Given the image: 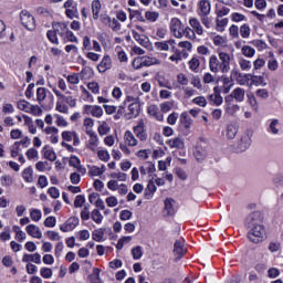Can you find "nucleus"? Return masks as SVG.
<instances>
[{"label":"nucleus","mask_w":283,"mask_h":283,"mask_svg":"<svg viewBox=\"0 0 283 283\" xmlns=\"http://www.w3.org/2000/svg\"><path fill=\"white\" fill-rule=\"evenodd\" d=\"M209 67L213 74H218V72L227 74V72L231 70V54L227 52H219V57L211 55L209 60Z\"/></svg>","instance_id":"nucleus-1"},{"label":"nucleus","mask_w":283,"mask_h":283,"mask_svg":"<svg viewBox=\"0 0 283 283\" xmlns=\"http://www.w3.org/2000/svg\"><path fill=\"white\" fill-rule=\"evenodd\" d=\"M109 178H113V179H111L107 182V188L111 191H118V193L120 196H125L128 191L127 185L120 184V182H125L127 180V174H125V172H112L109 175Z\"/></svg>","instance_id":"nucleus-2"},{"label":"nucleus","mask_w":283,"mask_h":283,"mask_svg":"<svg viewBox=\"0 0 283 283\" xmlns=\"http://www.w3.org/2000/svg\"><path fill=\"white\" fill-rule=\"evenodd\" d=\"M176 41L174 40L166 42H157L155 43V48H157V50H159L160 52H168L169 48H171L175 54L169 56V61H171L172 63H178L179 61H182V56H185V51L176 49V46L174 45Z\"/></svg>","instance_id":"nucleus-3"},{"label":"nucleus","mask_w":283,"mask_h":283,"mask_svg":"<svg viewBox=\"0 0 283 283\" xmlns=\"http://www.w3.org/2000/svg\"><path fill=\"white\" fill-rule=\"evenodd\" d=\"M249 229L248 238L254 244H260V242H264V240H266V230L264 229V226H258Z\"/></svg>","instance_id":"nucleus-4"},{"label":"nucleus","mask_w":283,"mask_h":283,"mask_svg":"<svg viewBox=\"0 0 283 283\" xmlns=\"http://www.w3.org/2000/svg\"><path fill=\"white\" fill-rule=\"evenodd\" d=\"M67 32L65 23L56 22L53 24V30L48 32V39L51 43H59V40Z\"/></svg>","instance_id":"nucleus-5"},{"label":"nucleus","mask_w":283,"mask_h":283,"mask_svg":"<svg viewBox=\"0 0 283 283\" xmlns=\"http://www.w3.org/2000/svg\"><path fill=\"white\" fill-rule=\"evenodd\" d=\"M20 21L23 28L30 30L31 32L36 28V21L34 20V15L30 13L28 10H22L20 13Z\"/></svg>","instance_id":"nucleus-6"},{"label":"nucleus","mask_w":283,"mask_h":283,"mask_svg":"<svg viewBox=\"0 0 283 283\" xmlns=\"http://www.w3.org/2000/svg\"><path fill=\"white\" fill-rule=\"evenodd\" d=\"M263 220H264V217L262 216V212L254 211L248 216L245 224H247L248 229H251L254 227H263L264 226L262 223Z\"/></svg>","instance_id":"nucleus-7"},{"label":"nucleus","mask_w":283,"mask_h":283,"mask_svg":"<svg viewBox=\"0 0 283 283\" xmlns=\"http://www.w3.org/2000/svg\"><path fill=\"white\" fill-rule=\"evenodd\" d=\"M53 92L57 96V102L55 105L56 112H60V114H67L70 112V108L65 105V95H63L56 88H54Z\"/></svg>","instance_id":"nucleus-8"},{"label":"nucleus","mask_w":283,"mask_h":283,"mask_svg":"<svg viewBox=\"0 0 283 283\" xmlns=\"http://www.w3.org/2000/svg\"><path fill=\"white\" fill-rule=\"evenodd\" d=\"M244 88L237 87L234 88L230 95L226 96V103H233V101H237V103H242L244 101Z\"/></svg>","instance_id":"nucleus-9"},{"label":"nucleus","mask_w":283,"mask_h":283,"mask_svg":"<svg viewBox=\"0 0 283 283\" xmlns=\"http://www.w3.org/2000/svg\"><path fill=\"white\" fill-rule=\"evenodd\" d=\"M170 30L176 39H182V22L178 18H174L170 22Z\"/></svg>","instance_id":"nucleus-10"},{"label":"nucleus","mask_w":283,"mask_h":283,"mask_svg":"<svg viewBox=\"0 0 283 283\" xmlns=\"http://www.w3.org/2000/svg\"><path fill=\"white\" fill-rule=\"evenodd\" d=\"M25 232L28 233V235H30L31 238H35L36 240H41V238H43V232L41 231V228H39V226L36 224H29L25 227Z\"/></svg>","instance_id":"nucleus-11"},{"label":"nucleus","mask_w":283,"mask_h":283,"mask_svg":"<svg viewBox=\"0 0 283 283\" xmlns=\"http://www.w3.org/2000/svg\"><path fill=\"white\" fill-rule=\"evenodd\" d=\"M134 134L139 140H147V133L145 132V123L143 120H139L137 126L134 127Z\"/></svg>","instance_id":"nucleus-12"},{"label":"nucleus","mask_w":283,"mask_h":283,"mask_svg":"<svg viewBox=\"0 0 283 283\" xmlns=\"http://www.w3.org/2000/svg\"><path fill=\"white\" fill-rule=\"evenodd\" d=\"M140 114V102H133L128 105L127 118H136Z\"/></svg>","instance_id":"nucleus-13"},{"label":"nucleus","mask_w":283,"mask_h":283,"mask_svg":"<svg viewBox=\"0 0 283 283\" xmlns=\"http://www.w3.org/2000/svg\"><path fill=\"white\" fill-rule=\"evenodd\" d=\"M84 112H86V114H91L95 118H101V116H103V108L96 105L95 106L86 105L84 107Z\"/></svg>","instance_id":"nucleus-14"},{"label":"nucleus","mask_w":283,"mask_h":283,"mask_svg":"<svg viewBox=\"0 0 283 283\" xmlns=\"http://www.w3.org/2000/svg\"><path fill=\"white\" fill-rule=\"evenodd\" d=\"M109 67H112V59L109 57V55H105L102 59L101 63L97 65V70L98 72L103 73V72H107Z\"/></svg>","instance_id":"nucleus-15"},{"label":"nucleus","mask_w":283,"mask_h":283,"mask_svg":"<svg viewBox=\"0 0 283 283\" xmlns=\"http://www.w3.org/2000/svg\"><path fill=\"white\" fill-rule=\"evenodd\" d=\"M22 262H25L27 264H30V262H33L34 264H41V254H23Z\"/></svg>","instance_id":"nucleus-16"},{"label":"nucleus","mask_w":283,"mask_h":283,"mask_svg":"<svg viewBox=\"0 0 283 283\" xmlns=\"http://www.w3.org/2000/svg\"><path fill=\"white\" fill-rule=\"evenodd\" d=\"M124 142L128 147H136V145H138V139L134 137V133L129 130L124 134Z\"/></svg>","instance_id":"nucleus-17"},{"label":"nucleus","mask_w":283,"mask_h":283,"mask_svg":"<svg viewBox=\"0 0 283 283\" xmlns=\"http://www.w3.org/2000/svg\"><path fill=\"white\" fill-rule=\"evenodd\" d=\"M62 138L66 143H72V140H74V145H76V143H78V136H76L75 132L64 130L62 133Z\"/></svg>","instance_id":"nucleus-18"},{"label":"nucleus","mask_w":283,"mask_h":283,"mask_svg":"<svg viewBox=\"0 0 283 283\" xmlns=\"http://www.w3.org/2000/svg\"><path fill=\"white\" fill-rule=\"evenodd\" d=\"M174 253L175 255H177V258H180L181 255H185L187 253V250L185 249V243L182 241L175 242Z\"/></svg>","instance_id":"nucleus-19"},{"label":"nucleus","mask_w":283,"mask_h":283,"mask_svg":"<svg viewBox=\"0 0 283 283\" xmlns=\"http://www.w3.org/2000/svg\"><path fill=\"white\" fill-rule=\"evenodd\" d=\"M214 94L209 96V99L214 103V105H222V96H220V87L216 86L213 88Z\"/></svg>","instance_id":"nucleus-20"},{"label":"nucleus","mask_w":283,"mask_h":283,"mask_svg":"<svg viewBox=\"0 0 283 283\" xmlns=\"http://www.w3.org/2000/svg\"><path fill=\"white\" fill-rule=\"evenodd\" d=\"M42 154L43 158H45V160H50V163H54V160H56V153L52 150V148L44 147Z\"/></svg>","instance_id":"nucleus-21"},{"label":"nucleus","mask_w":283,"mask_h":283,"mask_svg":"<svg viewBox=\"0 0 283 283\" xmlns=\"http://www.w3.org/2000/svg\"><path fill=\"white\" fill-rule=\"evenodd\" d=\"M139 176H147V174H154V171H156V166H154V164H147L145 166H140L139 167Z\"/></svg>","instance_id":"nucleus-22"},{"label":"nucleus","mask_w":283,"mask_h":283,"mask_svg":"<svg viewBox=\"0 0 283 283\" xmlns=\"http://www.w3.org/2000/svg\"><path fill=\"white\" fill-rule=\"evenodd\" d=\"M169 147L176 148V149H182L185 147V142L180 137H175L167 142Z\"/></svg>","instance_id":"nucleus-23"},{"label":"nucleus","mask_w":283,"mask_h":283,"mask_svg":"<svg viewBox=\"0 0 283 283\" xmlns=\"http://www.w3.org/2000/svg\"><path fill=\"white\" fill-rule=\"evenodd\" d=\"M221 82L223 84V94H229V92H231V87H233V80H231V77L222 76Z\"/></svg>","instance_id":"nucleus-24"},{"label":"nucleus","mask_w":283,"mask_h":283,"mask_svg":"<svg viewBox=\"0 0 283 283\" xmlns=\"http://www.w3.org/2000/svg\"><path fill=\"white\" fill-rule=\"evenodd\" d=\"M227 108L226 112L229 114V116H235L238 112H240V106L238 104H233V102H226Z\"/></svg>","instance_id":"nucleus-25"},{"label":"nucleus","mask_w":283,"mask_h":283,"mask_svg":"<svg viewBox=\"0 0 283 283\" xmlns=\"http://www.w3.org/2000/svg\"><path fill=\"white\" fill-rule=\"evenodd\" d=\"M142 63L145 67H149L150 65H160V60L157 57L143 56Z\"/></svg>","instance_id":"nucleus-26"},{"label":"nucleus","mask_w":283,"mask_h":283,"mask_svg":"<svg viewBox=\"0 0 283 283\" xmlns=\"http://www.w3.org/2000/svg\"><path fill=\"white\" fill-rule=\"evenodd\" d=\"M189 23L193 32H196V34H198L199 36H202V25L200 24V22H198V19L192 18L190 19Z\"/></svg>","instance_id":"nucleus-27"},{"label":"nucleus","mask_w":283,"mask_h":283,"mask_svg":"<svg viewBox=\"0 0 283 283\" xmlns=\"http://www.w3.org/2000/svg\"><path fill=\"white\" fill-rule=\"evenodd\" d=\"M69 165H70V167H74V169H76V171L83 170V166H81V159L76 156L70 157Z\"/></svg>","instance_id":"nucleus-28"},{"label":"nucleus","mask_w":283,"mask_h":283,"mask_svg":"<svg viewBox=\"0 0 283 283\" xmlns=\"http://www.w3.org/2000/svg\"><path fill=\"white\" fill-rule=\"evenodd\" d=\"M199 10L207 17L211 12V4L207 0L199 1Z\"/></svg>","instance_id":"nucleus-29"},{"label":"nucleus","mask_w":283,"mask_h":283,"mask_svg":"<svg viewBox=\"0 0 283 283\" xmlns=\"http://www.w3.org/2000/svg\"><path fill=\"white\" fill-rule=\"evenodd\" d=\"M133 36L135 41H138V43H140V45H143L144 48H147V45H149V39H147L145 35H139L138 32L133 31Z\"/></svg>","instance_id":"nucleus-30"},{"label":"nucleus","mask_w":283,"mask_h":283,"mask_svg":"<svg viewBox=\"0 0 283 283\" xmlns=\"http://www.w3.org/2000/svg\"><path fill=\"white\" fill-rule=\"evenodd\" d=\"M182 118L184 120H181V123L184 125V129L186 134H189L191 132V125H193V119L187 118L186 114H182Z\"/></svg>","instance_id":"nucleus-31"},{"label":"nucleus","mask_w":283,"mask_h":283,"mask_svg":"<svg viewBox=\"0 0 283 283\" xmlns=\"http://www.w3.org/2000/svg\"><path fill=\"white\" fill-rule=\"evenodd\" d=\"M154 193H156V181H154V179H150L147 185L146 198H151Z\"/></svg>","instance_id":"nucleus-32"},{"label":"nucleus","mask_w":283,"mask_h":283,"mask_svg":"<svg viewBox=\"0 0 283 283\" xmlns=\"http://www.w3.org/2000/svg\"><path fill=\"white\" fill-rule=\"evenodd\" d=\"M92 12H93V19H95V21H96L98 19V14L101 12V1L94 0L92 2Z\"/></svg>","instance_id":"nucleus-33"},{"label":"nucleus","mask_w":283,"mask_h":283,"mask_svg":"<svg viewBox=\"0 0 283 283\" xmlns=\"http://www.w3.org/2000/svg\"><path fill=\"white\" fill-rule=\"evenodd\" d=\"M241 52L243 56H247V59H252V56H255V49L251 48L250 45L242 46Z\"/></svg>","instance_id":"nucleus-34"},{"label":"nucleus","mask_w":283,"mask_h":283,"mask_svg":"<svg viewBox=\"0 0 283 283\" xmlns=\"http://www.w3.org/2000/svg\"><path fill=\"white\" fill-rule=\"evenodd\" d=\"M237 135H238V126L230 124L227 128V137L230 140H233V138H235Z\"/></svg>","instance_id":"nucleus-35"},{"label":"nucleus","mask_w":283,"mask_h":283,"mask_svg":"<svg viewBox=\"0 0 283 283\" xmlns=\"http://www.w3.org/2000/svg\"><path fill=\"white\" fill-rule=\"evenodd\" d=\"M178 48L181 49L180 52H185V55L182 56H187V52H191V48H193V45L189 41H184L179 42Z\"/></svg>","instance_id":"nucleus-36"},{"label":"nucleus","mask_w":283,"mask_h":283,"mask_svg":"<svg viewBox=\"0 0 283 283\" xmlns=\"http://www.w3.org/2000/svg\"><path fill=\"white\" fill-rule=\"evenodd\" d=\"M245 78L249 81V78L254 83L255 85H266V82H264V77L258 76V75H245Z\"/></svg>","instance_id":"nucleus-37"},{"label":"nucleus","mask_w":283,"mask_h":283,"mask_svg":"<svg viewBox=\"0 0 283 283\" xmlns=\"http://www.w3.org/2000/svg\"><path fill=\"white\" fill-rule=\"evenodd\" d=\"M30 218L33 222H39V220H41V218H43V213L39 209H31Z\"/></svg>","instance_id":"nucleus-38"},{"label":"nucleus","mask_w":283,"mask_h":283,"mask_svg":"<svg viewBox=\"0 0 283 283\" xmlns=\"http://www.w3.org/2000/svg\"><path fill=\"white\" fill-rule=\"evenodd\" d=\"M22 178L25 180V182H33L34 176L32 175V168H25L22 172Z\"/></svg>","instance_id":"nucleus-39"},{"label":"nucleus","mask_w":283,"mask_h":283,"mask_svg":"<svg viewBox=\"0 0 283 283\" xmlns=\"http://www.w3.org/2000/svg\"><path fill=\"white\" fill-rule=\"evenodd\" d=\"M103 174H105V166H102V167L93 166L88 171L90 176H103Z\"/></svg>","instance_id":"nucleus-40"},{"label":"nucleus","mask_w":283,"mask_h":283,"mask_svg":"<svg viewBox=\"0 0 283 283\" xmlns=\"http://www.w3.org/2000/svg\"><path fill=\"white\" fill-rule=\"evenodd\" d=\"M176 201L174 199H166L165 200V210L167 211L168 216H174L175 210H174V205Z\"/></svg>","instance_id":"nucleus-41"},{"label":"nucleus","mask_w":283,"mask_h":283,"mask_svg":"<svg viewBox=\"0 0 283 283\" xmlns=\"http://www.w3.org/2000/svg\"><path fill=\"white\" fill-rule=\"evenodd\" d=\"M182 36H186V39H190V41H196V32L189 27L182 29Z\"/></svg>","instance_id":"nucleus-42"},{"label":"nucleus","mask_w":283,"mask_h":283,"mask_svg":"<svg viewBox=\"0 0 283 283\" xmlns=\"http://www.w3.org/2000/svg\"><path fill=\"white\" fill-rule=\"evenodd\" d=\"M91 218L96 224H101L103 222V214H101V211L98 209H94L92 211Z\"/></svg>","instance_id":"nucleus-43"},{"label":"nucleus","mask_w":283,"mask_h":283,"mask_svg":"<svg viewBox=\"0 0 283 283\" xmlns=\"http://www.w3.org/2000/svg\"><path fill=\"white\" fill-rule=\"evenodd\" d=\"M25 156L29 160H39V150L30 148L29 150H27Z\"/></svg>","instance_id":"nucleus-44"},{"label":"nucleus","mask_w":283,"mask_h":283,"mask_svg":"<svg viewBox=\"0 0 283 283\" xmlns=\"http://www.w3.org/2000/svg\"><path fill=\"white\" fill-rule=\"evenodd\" d=\"M105 202L107 205V207H109L111 209H113L114 207H118V198H116V196H109L105 199Z\"/></svg>","instance_id":"nucleus-45"},{"label":"nucleus","mask_w":283,"mask_h":283,"mask_svg":"<svg viewBox=\"0 0 283 283\" xmlns=\"http://www.w3.org/2000/svg\"><path fill=\"white\" fill-rule=\"evenodd\" d=\"M240 34L242 39H249V36H251V28H249L247 24L241 25Z\"/></svg>","instance_id":"nucleus-46"},{"label":"nucleus","mask_w":283,"mask_h":283,"mask_svg":"<svg viewBox=\"0 0 283 283\" xmlns=\"http://www.w3.org/2000/svg\"><path fill=\"white\" fill-rule=\"evenodd\" d=\"M40 274H41V277H43L44 280H50V277H52L53 275V272H52V269L50 268H41Z\"/></svg>","instance_id":"nucleus-47"},{"label":"nucleus","mask_w":283,"mask_h":283,"mask_svg":"<svg viewBox=\"0 0 283 283\" xmlns=\"http://www.w3.org/2000/svg\"><path fill=\"white\" fill-rule=\"evenodd\" d=\"M239 66L243 72H249V70H251V62L245 59H240Z\"/></svg>","instance_id":"nucleus-48"},{"label":"nucleus","mask_w":283,"mask_h":283,"mask_svg":"<svg viewBox=\"0 0 283 283\" xmlns=\"http://www.w3.org/2000/svg\"><path fill=\"white\" fill-rule=\"evenodd\" d=\"M55 125L59 127H67V119L59 114H55Z\"/></svg>","instance_id":"nucleus-49"},{"label":"nucleus","mask_w":283,"mask_h":283,"mask_svg":"<svg viewBox=\"0 0 283 283\" xmlns=\"http://www.w3.org/2000/svg\"><path fill=\"white\" fill-rule=\"evenodd\" d=\"M132 255L134 260H140V258H143V248H140V245L135 247L132 250Z\"/></svg>","instance_id":"nucleus-50"},{"label":"nucleus","mask_w":283,"mask_h":283,"mask_svg":"<svg viewBox=\"0 0 283 283\" xmlns=\"http://www.w3.org/2000/svg\"><path fill=\"white\" fill-rule=\"evenodd\" d=\"M98 134L101 136H105L107 134H109V125H107L105 122H103L97 129Z\"/></svg>","instance_id":"nucleus-51"},{"label":"nucleus","mask_w":283,"mask_h":283,"mask_svg":"<svg viewBox=\"0 0 283 283\" xmlns=\"http://www.w3.org/2000/svg\"><path fill=\"white\" fill-rule=\"evenodd\" d=\"M14 232L15 240H18V242H23V240H25V232H23L19 227H14Z\"/></svg>","instance_id":"nucleus-52"},{"label":"nucleus","mask_w":283,"mask_h":283,"mask_svg":"<svg viewBox=\"0 0 283 283\" xmlns=\"http://www.w3.org/2000/svg\"><path fill=\"white\" fill-rule=\"evenodd\" d=\"M108 28H111L113 32H118V30H120V23L118 20H116V18H113L108 23Z\"/></svg>","instance_id":"nucleus-53"},{"label":"nucleus","mask_w":283,"mask_h":283,"mask_svg":"<svg viewBox=\"0 0 283 283\" xmlns=\"http://www.w3.org/2000/svg\"><path fill=\"white\" fill-rule=\"evenodd\" d=\"M30 105H31L30 102L20 101L18 102V109H21L22 112H27L29 114Z\"/></svg>","instance_id":"nucleus-54"},{"label":"nucleus","mask_w":283,"mask_h":283,"mask_svg":"<svg viewBox=\"0 0 283 283\" xmlns=\"http://www.w3.org/2000/svg\"><path fill=\"white\" fill-rule=\"evenodd\" d=\"M44 227L49 229H53V227H56V218L55 217H48L44 220Z\"/></svg>","instance_id":"nucleus-55"},{"label":"nucleus","mask_w":283,"mask_h":283,"mask_svg":"<svg viewBox=\"0 0 283 283\" xmlns=\"http://www.w3.org/2000/svg\"><path fill=\"white\" fill-rule=\"evenodd\" d=\"M189 67L190 70H192V72H196V70L200 67V60H198L197 57H192L189 61Z\"/></svg>","instance_id":"nucleus-56"},{"label":"nucleus","mask_w":283,"mask_h":283,"mask_svg":"<svg viewBox=\"0 0 283 283\" xmlns=\"http://www.w3.org/2000/svg\"><path fill=\"white\" fill-rule=\"evenodd\" d=\"M105 235V233L103 232L102 229L95 230L93 232V240L95 242H101V240H103V237Z\"/></svg>","instance_id":"nucleus-57"},{"label":"nucleus","mask_w":283,"mask_h":283,"mask_svg":"<svg viewBox=\"0 0 283 283\" xmlns=\"http://www.w3.org/2000/svg\"><path fill=\"white\" fill-rule=\"evenodd\" d=\"M44 134H46V136H54L55 134H59V128L54 127V126H48L46 128L43 129Z\"/></svg>","instance_id":"nucleus-58"},{"label":"nucleus","mask_w":283,"mask_h":283,"mask_svg":"<svg viewBox=\"0 0 283 283\" xmlns=\"http://www.w3.org/2000/svg\"><path fill=\"white\" fill-rule=\"evenodd\" d=\"M97 157L99 158V160L107 163V160H109V153L107 150H98Z\"/></svg>","instance_id":"nucleus-59"},{"label":"nucleus","mask_w":283,"mask_h":283,"mask_svg":"<svg viewBox=\"0 0 283 283\" xmlns=\"http://www.w3.org/2000/svg\"><path fill=\"white\" fill-rule=\"evenodd\" d=\"M67 80V83H70L71 85H78L80 83V78H78V74H72V75H69L66 77Z\"/></svg>","instance_id":"nucleus-60"},{"label":"nucleus","mask_w":283,"mask_h":283,"mask_svg":"<svg viewBox=\"0 0 283 283\" xmlns=\"http://www.w3.org/2000/svg\"><path fill=\"white\" fill-rule=\"evenodd\" d=\"M65 222L71 228V230L74 231V229H76V226L78 224V219H76L75 217H71Z\"/></svg>","instance_id":"nucleus-61"},{"label":"nucleus","mask_w":283,"mask_h":283,"mask_svg":"<svg viewBox=\"0 0 283 283\" xmlns=\"http://www.w3.org/2000/svg\"><path fill=\"white\" fill-rule=\"evenodd\" d=\"M46 235L49 240H53L55 242H59V240H61V234H59V232L56 231H49L46 232Z\"/></svg>","instance_id":"nucleus-62"},{"label":"nucleus","mask_w":283,"mask_h":283,"mask_svg":"<svg viewBox=\"0 0 283 283\" xmlns=\"http://www.w3.org/2000/svg\"><path fill=\"white\" fill-rule=\"evenodd\" d=\"M83 205H85V197L81 195L76 196L74 201V207L80 208V207H83Z\"/></svg>","instance_id":"nucleus-63"},{"label":"nucleus","mask_w":283,"mask_h":283,"mask_svg":"<svg viewBox=\"0 0 283 283\" xmlns=\"http://www.w3.org/2000/svg\"><path fill=\"white\" fill-rule=\"evenodd\" d=\"M36 96H38V101H45V96H46V93H45V90L43 87H39L38 91H36Z\"/></svg>","instance_id":"nucleus-64"}]
</instances>
